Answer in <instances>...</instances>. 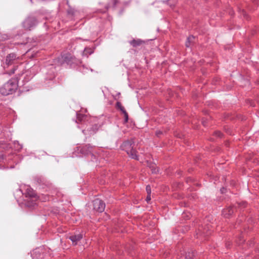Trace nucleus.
<instances>
[{"mask_svg":"<svg viewBox=\"0 0 259 259\" xmlns=\"http://www.w3.org/2000/svg\"><path fill=\"white\" fill-rule=\"evenodd\" d=\"M18 83V77L11 79L0 88L1 94L3 96H8L13 94L17 89Z\"/></svg>","mask_w":259,"mask_h":259,"instance_id":"f257e3e1","label":"nucleus"},{"mask_svg":"<svg viewBox=\"0 0 259 259\" xmlns=\"http://www.w3.org/2000/svg\"><path fill=\"white\" fill-rule=\"evenodd\" d=\"M134 140L130 139L123 142L120 146V148L122 150L125 151L132 158L139 160L138 156L137 154V151L134 149Z\"/></svg>","mask_w":259,"mask_h":259,"instance_id":"f03ea898","label":"nucleus"},{"mask_svg":"<svg viewBox=\"0 0 259 259\" xmlns=\"http://www.w3.org/2000/svg\"><path fill=\"white\" fill-rule=\"evenodd\" d=\"M24 194L26 197L25 205L29 207L34 206L37 200V196L34 191L31 188H27Z\"/></svg>","mask_w":259,"mask_h":259,"instance_id":"7ed1b4c3","label":"nucleus"},{"mask_svg":"<svg viewBox=\"0 0 259 259\" xmlns=\"http://www.w3.org/2000/svg\"><path fill=\"white\" fill-rule=\"evenodd\" d=\"M37 24V20L34 16L28 17L23 22V26L26 30H30Z\"/></svg>","mask_w":259,"mask_h":259,"instance_id":"20e7f679","label":"nucleus"},{"mask_svg":"<svg viewBox=\"0 0 259 259\" xmlns=\"http://www.w3.org/2000/svg\"><path fill=\"white\" fill-rule=\"evenodd\" d=\"M94 209L99 212H103L105 207V204L102 200L99 199H96L93 202Z\"/></svg>","mask_w":259,"mask_h":259,"instance_id":"39448f33","label":"nucleus"},{"mask_svg":"<svg viewBox=\"0 0 259 259\" xmlns=\"http://www.w3.org/2000/svg\"><path fill=\"white\" fill-rule=\"evenodd\" d=\"M94 148V147L91 146L90 144H87L80 148L79 151L82 155H87L91 154L92 156H94L93 154Z\"/></svg>","mask_w":259,"mask_h":259,"instance_id":"423d86ee","label":"nucleus"},{"mask_svg":"<svg viewBox=\"0 0 259 259\" xmlns=\"http://www.w3.org/2000/svg\"><path fill=\"white\" fill-rule=\"evenodd\" d=\"M35 181L36 183L40 186L44 187V185L46 186L47 187H49L51 184L47 181L45 179L41 177H36L35 178Z\"/></svg>","mask_w":259,"mask_h":259,"instance_id":"0eeeda50","label":"nucleus"},{"mask_svg":"<svg viewBox=\"0 0 259 259\" xmlns=\"http://www.w3.org/2000/svg\"><path fill=\"white\" fill-rule=\"evenodd\" d=\"M16 58V55L14 53H11L9 54L6 59V63L7 65H10L13 63V62Z\"/></svg>","mask_w":259,"mask_h":259,"instance_id":"6e6552de","label":"nucleus"},{"mask_svg":"<svg viewBox=\"0 0 259 259\" xmlns=\"http://www.w3.org/2000/svg\"><path fill=\"white\" fill-rule=\"evenodd\" d=\"M82 238V235L79 234L77 235H72L69 237V239L72 241L73 245H76L77 242Z\"/></svg>","mask_w":259,"mask_h":259,"instance_id":"1a4fd4ad","label":"nucleus"},{"mask_svg":"<svg viewBox=\"0 0 259 259\" xmlns=\"http://www.w3.org/2000/svg\"><path fill=\"white\" fill-rule=\"evenodd\" d=\"M130 44L133 47H138L139 46H142V45L145 44V41L140 39H133L132 40L130 41Z\"/></svg>","mask_w":259,"mask_h":259,"instance_id":"9d476101","label":"nucleus"},{"mask_svg":"<svg viewBox=\"0 0 259 259\" xmlns=\"http://www.w3.org/2000/svg\"><path fill=\"white\" fill-rule=\"evenodd\" d=\"M234 212V208L232 207H229L226 209H224L223 211V214L226 218L229 217Z\"/></svg>","mask_w":259,"mask_h":259,"instance_id":"9b49d317","label":"nucleus"},{"mask_svg":"<svg viewBox=\"0 0 259 259\" xmlns=\"http://www.w3.org/2000/svg\"><path fill=\"white\" fill-rule=\"evenodd\" d=\"M76 118H77V120L79 122H81L84 121L86 119L87 115L85 114H81L79 112H76Z\"/></svg>","mask_w":259,"mask_h":259,"instance_id":"f8f14e48","label":"nucleus"},{"mask_svg":"<svg viewBox=\"0 0 259 259\" xmlns=\"http://www.w3.org/2000/svg\"><path fill=\"white\" fill-rule=\"evenodd\" d=\"M110 3L106 6V8L108 9L111 7L115 8L120 2V0H110Z\"/></svg>","mask_w":259,"mask_h":259,"instance_id":"ddd939ff","label":"nucleus"},{"mask_svg":"<svg viewBox=\"0 0 259 259\" xmlns=\"http://www.w3.org/2000/svg\"><path fill=\"white\" fill-rule=\"evenodd\" d=\"M93 53V50L91 48H86L83 52V55L88 57Z\"/></svg>","mask_w":259,"mask_h":259,"instance_id":"4468645a","label":"nucleus"},{"mask_svg":"<svg viewBox=\"0 0 259 259\" xmlns=\"http://www.w3.org/2000/svg\"><path fill=\"white\" fill-rule=\"evenodd\" d=\"M67 13L68 15H71V16H75L78 12L77 10H75L73 8H70L68 9L67 11Z\"/></svg>","mask_w":259,"mask_h":259,"instance_id":"2eb2a0df","label":"nucleus"},{"mask_svg":"<svg viewBox=\"0 0 259 259\" xmlns=\"http://www.w3.org/2000/svg\"><path fill=\"white\" fill-rule=\"evenodd\" d=\"M116 106L118 109H119L122 113L124 112V111H126L124 108L122 106L121 103L117 102L116 103Z\"/></svg>","mask_w":259,"mask_h":259,"instance_id":"dca6fc26","label":"nucleus"},{"mask_svg":"<svg viewBox=\"0 0 259 259\" xmlns=\"http://www.w3.org/2000/svg\"><path fill=\"white\" fill-rule=\"evenodd\" d=\"M194 39L193 36H190L187 38V41L186 42V46L187 47H189L190 46V42Z\"/></svg>","mask_w":259,"mask_h":259,"instance_id":"f3484780","label":"nucleus"},{"mask_svg":"<svg viewBox=\"0 0 259 259\" xmlns=\"http://www.w3.org/2000/svg\"><path fill=\"white\" fill-rule=\"evenodd\" d=\"M91 129V130L89 131L90 132V134H94V133H95L96 132V131L98 130L97 125H95L93 126V127Z\"/></svg>","mask_w":259,"mask_h":259,"instance_id":"a211bd4d","label":"nucleus"},{"mask_svg":"<svg viewBox=\"0 0 259 259\" xmlns=\"http://www.w3.org/2000/svg\"><path fill=\"white\" fill-rule=\"evenodd\" d=\"M194 253L193 252H188V253H186V258L187 259H192L193 257L194 256Z\"/></svg>","mask_w":259,"mask_h":259,"instance_id":"6ab92c4d","label":"nucleus"},{"mask_svg":"<svg viewBox=\"0 0 259 259\" xmlns=\"http://www.w3.org/2000/svg\"><path fill=\"white\" fill-rule=\"evenodd\" d=\"M123 114H124V121L125 122H127L128 120V114L126 111H124V112Z\"/></svg>","mask_w":259,"mask_h":259,"instance_id":"aec40b11","label":"nucleus"},{"mask_svg":"<svg viewBox=\"0 0 259 259\" xmlns=\"http://www.w3.org/2000/svg\"><path fill=\"white\" fill-rule=\"evenodd\" d=\"M151 168V171L152 173L157 174L159 172V170L157 168L155 167H154V166H152Z\"/></svg>","mask_w":259,"mask_h":259,"instance_id":"412c9836","label":"nucleus"},{"mask_svg":"<svg viewBox=\"0 0 259 259\" xmlns=\"http://www.w3.org/2000/svg\"><path fill=\"white\" fill-rule=\"evenodd\" d=\"M214 134L216 137H218L219 138H221L222 136V133L220 131L215 132Z\"/></svg>","mask_w":259,"mask_h":259,"instance_id":"4be33fe9","label":"nucleus"},{"mask_svg":"<svg viewBox=\"0 0 259 259\" xmlns=\"http://www.w3.org/2000/svg\"><path fill=\"white\" fill-rule=\"evenodd\" d=\"M146 189L147 194L148 195H150L151 193V190L150 186L149 185L147 186Z\"/></svg>","mask_w":259,"mask_h":259,"instance_id":"5701e85b","label":"nucleus"},{"mask_svg":"<svg viewBox=\"0 0 259 259\" xmlns=\"http://www.w3.org/2000/svg\"><path fill=\"white\" fill-rule=\"evenodd\" d=\"M15 70H16V69L15 68H13L9 72H8V73L9 75H12V74H14L15 73Z\"/></svg>","mask_w":259,"mask_h":259,"instance_id":"b1692460","label":"nucleus"},{"mask_svg":"<svg viewBox=\"0 0 259 259\" xmlns=\"http://www.w3.org/2000/svg\"><path fill=\"white\" fill-rule=\"evenodd\" d=\"M150 200H151L150 195H148H148H147V196L146 197V200L148 203L150 201Z\"/></svg>","mask_w":259,"mask_h":259,"instance_id":"393cba45","label":"nucleus"},{"mask_svg":"<svg viewBox=\"0 0 259 259\" xmlns=\"http://www.w3.org/2000/svg\"><path fill=\"white\" fill-rule=\"evenodd\" d=\"M202 123L204 126H206V121L204 118L202 120Z\"/></svg>","mask_w":259,"mask_h":259,"instance_id":"a878e982","label":"nucleus"},{"mask_svg":"<svg viewBox=\"0 0 259 259\" xmlns=\"http://www.w3.org/2000/svg\"><path fill=\"white\" fill-rule=\"evenodd\" d=\"M161 132H160V131H157L156 133V134L157 136H159V135L161 134Z\"/></svg>","mask_w":259,"mask_h":259,"instance_id":"bb28decb","label":"nucleus"},{"mask_svg":"<svg viewBox=\"0 0 259 259\" xmlns=\"http://www.w3.org/2000/svg\"><path fill=\"white\" fill-rule=\"evenodd\" d=\"M1 157H2V159H4V158H5V156H4V155H1Z\"/></svg>","mask_w":259,"mask_h":259,"instance_id":"cd10ccee","label":"nucleus"},{"mask_svg":"<svg viewBox=\"0 0 259 259\" xmlns=\"http://www.w3.org/2000/svg\"><path fill=\"white\" fill-rule=\"evenodd\" d=\"M243 80V81H245V82H246L247 83H248H248H249V82H248V81L247 80Z\"/></svg>","mask_w":259,"mask_h":259,"instance_id":"c85d7f7f","label":"nucleus"},{"mask_svg":"<svg viewBox=\"0 0 259 259\" xmlns=\"http://www.w3.org/2000/svg\"><path fill=\"white\" fill-rule=\"evenodd\" d=\"M257 83L258 85H259V79L257 81Z\"/></svg>","mask_w":259,"mask_h":259,"instance_id":"c756f323","label":"nucleus"},{"mask_svg":"<svg viewBox=\"0 0 259 259\" xmlns=\"http://www.w3.org/2000/svg\"><path fill=\"white\" fill-rule=\"evenodd\" d=\"M22 148V146H20V147L18 148L19 149H21Z\"/></svg>","mask_w":259,"mask_h":259,"instance_id":"7c9ffc66","label":"nucleus"},{"mask_svg":"<svg viewBox=\"0 0 259 259\" xmlns=\"http://www.w3.org/2000/svg\"><path fill=\"white\" fill-rule=\"evenodd\" d=\"M19 191L22 193V192H21V190H19Z\"/></svg>","mask_w":259,"mask_h":259,"instance_id":"2f4dec72","label":"nucleus"}]
</instances>
